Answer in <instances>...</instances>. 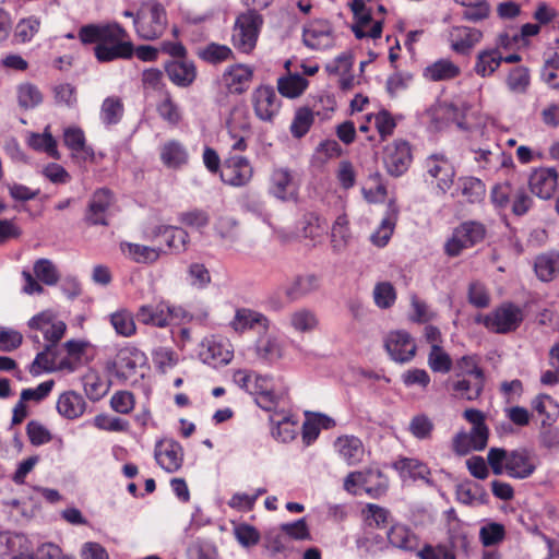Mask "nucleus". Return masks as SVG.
Listing matches in <instances>:
<instances>
[{
  "label": "nucleus",
  "mask_w": 559,
  "mask_h": 559,
  "mask_svg": "<svg viewBox=\"0 0 559 559\" xmlns=\"http://www.w3.org/2000/svg\"><path fill=\"white\" fill-rule=\"evenodd\" d=\"M503 56L498 48L480 50L476 56L474 71L481 78L492 75L500 67Z\"/></svg>",
  "instance_id": "ea45409f"
},
{
  "label": "nucleus",
  "mask_w": 559,
  "mask_h": 559,
  "mask_svg": "<svg viewBox=\"0 0 559 559\" xmlns=\"http://www.w3.org/2000/svg\"><path fill=\"white\" fill-rule=\"evenodd\" d=\"M411 146L406 141H394L384 151V166L391 176H402L412 163Z\"/></svg>",
  "instance_id": "2eb2a0df"
},
{
  "label": "nucleus",
  "mask_w": 559,
  "mask_h": 559,
  "mask_svg": "<svg viewBox=\"0 0 559 559\" xmlns=\"http://www.w3.org/2000/svg\"><path fill=\"white\" fill-rule=\"evenodd\" d=\"M146 364V356L140 349L127 346L118 350L114 361L112 369L118 378L124 380L138 373L140 368Z\"/></svg>",
  "instance_id": "4468645a"
},
{
  "label": "nucleus",
  "mask_w": 559,
  "mask_h": 559,
  "mask_svg": "<svg viewBox=\"0 0 559 559\" xmlns=\"http://www.w3.org/2000/svg\"><path fill=\"white\" fill-rule=\"evenodd\" d=\"M428 366L433 372L448 373L452 369V359L439 344H433L428 354Z\"/></svg>",
  "instance_id": "e2e57ef3"
},
{
  "label": "nucleus",
  "mask_w": 559,
  "mask_h": 559,
  "mask_svg": "<svg viewBox=\"0 0 559 559\" xmlns=\"http://www.w3.org/2000/svg\"><path fill=\"white\" fill-rule=\"evenodd\" d=\"M308 80L295 73L282 76L277 80V90L284 97L296 98L308 87Z\"/></svg>",
  "instance_id": "3c124183"
},
{
  "label": "nucleus",
  "mask_w": 559,
  "mask_h": 559,
  "mask_svg": "<svg viewBox=\"0 0 559 559\" xmlns=\"http://www.w3.org/2000/svg\"><path fill=\"white\" fill-rule=\"evenodd\" d=\"M58 352V346L45 344L44 349L36 355L34 361L31 364L29 372L33 376H38L44 371H59Z\"/></svg>",
  "instance_id": "37998d69"
},
{
  "label": "nucleus",
  "mask_w": 559,
  "mask_h": 559,
  "mask_svg": "<svg viewBox=\"0 0 559 559\" xmlns=\"http://www.w3.org/2000/svg\"><path fill=\"white\" fill-rule=\"evenodd\" d=\"M528 187L533 194L543 200L551 199L558 188V174L555 168H537L528 178Z\"/></svg>",
  "instance_id": "f3484780"
},
{
  "label": "nucleus",
  "mask_w": 559,
  "mask_h": 559,
  "mask_svg": "<svg viewBox=\"0 0 559 559\" xmlns=\"http://www.w3.org/2000/svg\"><path fill=\"white\" fill-rule=\"evenodd\" d=\"M169 304L160 301L155 305H142L135 314L136 320L145 325L168 326Z\"/></svg>",
  "instance_id": "bb28decb"
},
{
  "label": "nucleus",
  "mask_w": 559,
  "mask_h": 559,
  "mask_svg": "<svg viewBox=\"0 0 559 559\" xmlns=\"http://www.w3.org/2000/svg\"><path fill=\"white\" fill-rule=\"evenodd\" d=\"M155 460L164 471L175 473L183 462L182 448L174 440H162L155 447Z\"/></svg>",
  "instance_id": "a211bd4d"
},
{
  "label": "nucleus",
  "mask_w": 559,
  "mask_h": 559,
  "mask_svg": "<svg viewBox=\"0 0 559 559\" xmlns=\"http://www.w3.org/2000/svg\"><path fill=\"white\" fill-rule=\"evenodd\" d=\"M486 227L477 221H466L454 228L451 238L444 245L449 257H457L464 249L474 247L484 240Z\"/></svg>",
  "instance_id": "39448f33"
},
{
  "label": "nucleus",
  "mask_w": 559,
  "mask_h": 559,
  "mask_svg": "<svg viewBox=\"0 0 559 559\" xmlns=\"http://www.w3.org/2000/svg\"><path fill=\"white\" fill-rule=\"evenodd\" d=\"M33 270L36 278L48 286L56 285L60 278L57 266L49 259L36 260Z\"/></svg>",
  "instance_id": "052dcab7"
},
{
  "label": "nucleus",
  "mask_w": 559,
  "mask_h": 559,
  "mask_svg": "<svg viewBox=\"0 0 559 559\" xmlns=\"http://www.w3.org/2000/svg\"><path fill=\"white\" fill-rule=\"evenodd\" d=\"M506 84L510 92L525 94L531 84L530 70L523 66L513 68L506 79Z\"/></svg>",
  "instance_id": "13d9d810"
},
{
  "label": "nucleus",
  "mask_w": 559,
  "mask_h": 559,
  "mask_svg": "<svg viewBox=\"0 0 559 559\" xmlns=\"http://www.w3.org/2000/svg\"><path fill=\"white\" fill-rule=\"evenodd\" d=\"M488 438L479 431H460L452 439V450L459 456H464L472 451H481L486 448Z\"/></svg>",
  "instance_id": "cd10ccee"
},
{
  "label": "nucleus",
  "mask_w": 559,
  "mask_h": 559,
  "mask_svg": "<svg viewBox=\"0 0 559 559\" xmlns=\"http://www.w3.org/2000/svg\"><path fill=\"white\" fill-rule=\"evenodd\" d=\"M160 159L168 168H180L188 163L189 154L179 141L171 140L162 146Z\"/></svg>",
  "instance_id": "c03bdc74"
},
{
  "label": "nucleus",
  "mask_w": 559,
  "mask_h": 559,
  "mask_svg": "<svg viewBox=\"0 0 559 559\" xmlns=\"http://www.w3.org/2000/svg\"><path fill=\"white\" fill-rule=\"evenodd\" d=\"M534 270L540 281H551L559 271V252L551 251L537 255L534 262Z\"/></svg>",
  "instance_id": "49530a36"
},
{
  "label": "nucleus",
  "mask_w": 559,
  "mask_h": 559,
  "mask_svg": "<svg viewBox=\"0 0 559 559\" xmlns=\"http://www.w3.org/2000/svg\"><path fill=\"white\" fill-rule=\"evenodd\" d=\"M293 177L288 169L277 168L271 175L270 192L280 200H286L292 195Z\"/></svg>",
  "instance_id": "603ef678"
},
{
  "label": "nucleus",
  "mask_w": 559,
  "mask_h": 559,
  "mask_svg": "<svg viewBox=\"0 0 559 559\" xmlns=\"http://www.w3.org/2000/svg\"><path fill=\"white\" fill-rule=\"evenodd\" d=\"M110 323L117 334L124 337L132 336L136 331L132 313L124 309L114 312L110 316Z\"/></svg>",
  "instance_id": "0e129e2a"
},
{
  "label": "nucleus",
  "mask_w": 559,
  "mask_h": 559,
  "mask_svg": "<svg viewBox=\"0 0 559 559\" xmlns=\"http://www.w3.org/2000/svg\"><path fill=\"white\" fill-rule=\"evenodd\" d=\"M40 24V19L34 15L22 19L15 26L14 36L21 43H28L38 33Z\"/></svg>",
  "instance_id": "774afa93"
},
{
  "label": "nucleus",
  "mask_w": 559,
  "mask_h": 559,
  "mask_svg": "<svg viewBox=\"0 0 559 559\" xmlns=\"http://www.w3.org/2000/svg\"><path fill=\"white\" fill-rule=\"evenodd\" d=\"M226 128L228 133H251L250 115L246 105L237 104L231 108L226 120Z\"/></svg>",
  "instance_id": "8fccbe9b"
},
{
  "label": "nucleus",
  "mask_w": 559,
  "mask_h": 559,
  "mask_svg": "<svg viewBox=\"0 0 559 559\" xmlns=\"http://www.w3.org/2000/svg\"><path fill=\"white\" fill-rule=\"evenodd\" d=\"M360 473L362 475L361 487L368 496L377 499L386 492L389 480L380 469L368 468Z\"/></svg>",
  "instance_id": "79ce46f5"
},
{
  "label": "nucleus",
  "mask_w": 559,
  "mask_h": 559,
  "mask_svg": "<svg viewBox=\"0 0 559 559\" xmlns=\"http://www.w3.org/2000/svg\"><path fill=\"white\" fill-rule=\"evenodd\" d=\"M338 455L348 464L355 465L361 462L365 453L362 442L355 436H342L334 442Z\"/></svg>",
  "instance_id": "473e14b6"
},
{
  "label": "nucleus",
  "mask_w": 559,
  "mask_h": 559,
  "mask_svg": "<svg viewBox=\"0 0 559 559\" xmlns=\"http://www.w3.org/2000/svg\"><path fill=\"white\" fill-rule=\"evenodd\" d=\"M393 467L402 477H409L414 480L423 479L427 484L430 483V468L426 463L414 457H401L394 462Z\"/></svg>",
  "instance_id": "a19ab883"
},
{
  "label": "nucleus",
  "mask_w": 559,
  "mask_h": 559,
  "mask_svg": "<svg viewBox=\"0 0 559 559\" xmlns=\"http://www.w3.org/2000/svg\"><path fill=\"white\" fill-rule=\"evenodd\" d=\"M84 392L92 402L100 401L110 390L111 382L103 378L97 371L88 370L82 377Z\"/></svg>",
  "instance_id": "e433bc0d"
},
{
  "label": "nucleus",
  "mask_w": 559,
  "mask_h": 559,
  "mask_svg": "<svg viewBox=\"0 0 559 559\" xmlns=\"http://www.w3.org/2000/svg\"><path fill=\"white\" fill-rule=\"evenodd\" d=\"M78 37L85 45L96 44L94 52L99 62L129 59L134 52L128 33L117 23L84 25Z\"/></svg>",
  "instance_id": "f257e3e1"
},
{
  "label": "nucleus",
  "mask_w": 559,
  "mask_h": 559,
  "mask_svg": "<svg viewBox=\"0 0 559 559\" xmlns=\"http://www.w3.org/2000/svg\"><path fill=\"white\" fill-rule=\"evenodd\" d=\"M124 107L122 100L117 96L105 98L100 107V120L107 126L118 123L123 116Z\"/></svg>",
  "instance_id": "4d7b16f0"
},
{
  "label": "nucleus",
  "mask_w": 559,
  "mask_h": 559,
  "mask_svg": "<svg viewBox=\"0 0 559 559\" xmlns=\"http://www.w3.org/2000/svg\"><path fill=\"white\" fill-rule=\"evenodd\" d=\"M250 394L254 396L259 407L269 412L275 409L287 395L285 390L275 391L271 377L259 373L254 378Z\"/></svg>",
  "instance_id": "ddd939ff"
},
{
  "label": "nucleus",
  "mask_w": 559,
  "mask_h": 559,
  "mask_svg": "<svg viewBox=\"0 0 559 559\" xmlns=\"http://www.w3.org/2000/svg\"><path fill=\"white\" fill-rule=\"evenodd\" d=\"M29 549V543L24 535L11 532L0 533V556L20 559Z\"/></svg>",
  "instance_id": "c9c22d12"
},
{
  "label": "nucleus",
  "mask_w": 559,
  "mask_h": 559,
  "mask_svg": "<svg viewBox=\"0 0 559 559\" xmlns=\"http://www.w3.org/2000/svg\"><path fill=\"white\" fill-rule=\"evenodd\" d=\"M353 67L352 55L344 52L336 57L332 62L328 63L325 69L331 74L342 73L340 79V87L344 91L350 90L354 86V76L348 72Z\"/></svg>",
  "instance_id": "a18cd8bd"
},
{
  "label": "nucleus",
  "mask_w": 559,
  "mask_h": 559,
  "mask_svg": "<svg viewBox=\"0 0 559 559\" xmlns=\"http://www.w3.org/2000/svg\"><path fill=\"white\" fill-rule=\"evenodd\" d=\"M423 75L431 82L451 81L461 75V68L449 58H440L428 64Z\"/></svg>",
  "instance_id": "c756f323"
},
{
  "label": "nucleus",
  "mask_w": 559,
  "mask_h": 559,
  "mask_svg": "<svg viewBox=\"0 0 559 559\" xmlns=\"http://www.w3.org/2000/svg\"><path fill=\"white\" fill-rule=\"evenodd\" d=\"M143 239L150 242H158L163 239L169 251L174 253L185 252L190 242V236L181 227L171 225H154L143 231Z\"/></svg>",
  "instance_id": "0eeeda50"
},
{
  "label": "nucleus",
  "mask_w": 559,
  "mask_h": 559,
  "mask_svg": "<svg viewBox=\"0 0 559 559\" xmlns=\"http://www.w3.org/2000/svg\"><path fill=\"white\" fill-rule=\"evenodd\" d=\"M124 255L135 263L153 264L162 254L166 253L159 246H144L132 242H122L120 245Z\"/></svg>",
  "instance_id": "7c9ffc66"
},
{
  "label": "nucleus",
  "mask_w": 559,
  "mask_h": 559,
  "mask_svg": "<svg viewBox=\"0 0 559 559\" xmlns=\"http://www.w3.org/2000/svg\"><path fill=\"white\" fill-rule=\"evenodd\" d=\"M88 343L81 340H69L63 344L67 356L59 359L58 370L72 373L83 365V356Z\"/></svg>",
  "instance_id": "c85d7f7f"
},
{
  "label": "nucleus",
  "mask_w": 559,
  "mask_h": 559,
  "mask_svg": "<svg viewBox=\"0 0 559 559\" xmlns=\"http://www.w3.org/2000/svg\"><path fill=\"white\" fill-rule=\"evenodd\" d=\"M63 143L71 151L73 158L81 162L92 160L94 151L86 145L85 135L82 129L70 127L63 132Z\"/></svg>",
  "instance_id": "5701e85b"
},
{
  "label": "nucleus",
  "mask_w": 559,
  "mask_h": 559,
  "mask_svg": "<svg viewBox=\"0 0 559 559\" xmlns=\"http://www.w3.org/2000/svg\"><path fill=\"white\" fill-rule=\"evenodd\" d=\"M457 189L466 202L471 204L480 203L486 195L485 183L475 177H463L459 179Z\"/></svg>",
  "instance_id": "de8ad7c7"
},
{
  "label": "nucleus",
  "mask_w": 559,
  "mask_h": 559,
  "mask_svg": "<svg viewBox=\"0 0 559 559\" xmlns=\"http://www.w3.org/2000/svg\"><path fill=\"white\" fill-rule=\"evenodd\" d=\"M476 321L495 333L506 334L520 326L523 321V312L519 306L506 302L490 313L479 316Z\"/></svg>",
  "instance_id": "423d86ee"
},
{
  "label": "nucleus",
  "mask_w": 559,
  "mask_h": 559,
  "mask_svg": "<svg viewBox=\"0 0 559 559\" xmlns=\"http://www.w3.org/2000/svg\"><path fill=\"white\" fill-rule=\"evenodd\" d=\"M483 389L484 379L473 378V380H468L463 378L452 382L454 396L467 401L477 400L480 396Z\"/></svg>",
  "instance_id": "5fc2aeb1"
},
{
  "label": "nucleus",
  "mask_w": 559,
  "mask_h": 559,
  "mask_svg": "<svg viewBox=\"0 0 559 559\" xmlns=\"http://www.w3.org/2000/svg\"><path fill=\"white\" fill-rule=\"evenodd\" d=\"M320 288V277L312 273L300 274L296 276L286 288L285 295L292 300L301 299Z\"/></svg>",
  "instance_id": "72a5a7b5"
},
{
  "label": "nucleus",
  "mask_w": 559,
  "mask_h": 559,
  "mask_svg": "<svg viewBox=\"0 0 559 559\" xmlns=\"http://www.w3.org/2000/svg\"><path fill=\"white\" fill-rule=\"evenodd\" d=\"M316 116L314 111L308 106L297 108L289 127L292 135L295 139L305 136L313 124Z\"/></svg>",
  "instance_id": "864d4df0"
},
{
  "label": "nucleus",
  "mask_w": 559,
  "mask_h": 559,
  "mask_svg": "<svg viewBox=\"0 0 559 559\" xmlns=\"http://www.w3.org/2000/svg\"><path fill=\"white\" fill-rule=\"evenodd\" d=\"M166 26L167 13L160 3L150 1L141 5L134 19V27L141 38L154 40L164 34Z\"/></svg>",
  "instance_id": "f03ea898"
},
{
  "label": "nucleus",
  "mask_w": 559,
  "mask_h": 559,
  "mask_svg": "<svg viewBox=\"0 0 559 559\" xmlns=\"http://www.w3.org/2000/svg\"><path fill=\"white\" fill-rule=\"evenodd\" d=\"M198 355L203 364L217 368L227 365L233 359L234 349L228 340L210 336L201 342Z\"/></svg>",
  "instance_id": "1a4fd4ad"
},
{
  "label": "nucleus",
  "mask_w": 559,
  "mask_h": 559,
  "mask_svg": "<svg viewBox=\"0 0 559 559\" xmlns=\"http://www.w3.org/2000/svg\"><path fill=\"white\" fill-rule=\"evenodd\" d=\"M384 348L391 359L400 364L411 361L417 350L415 340L404 330L389 332L384 338Z\"/></svg>",
  "instance_id": "f8f14e48"
},
{
  "label": "nucleus",
  "mask_w": 559,
  "mask_h": 559,
  "mask_svg": "<svg viewBox=\"0 0 559 559\" xmlns=\"http://www.w3.org/2000/svg\"><path fill=\"white\" fill-rule=\"evenodd\" d=\"M335 34L328 20H312L304 26L302 41L312 50H324L335 45Z\"/></svg>",
  "instance_id": "9b49d317"
},
{
  "label": "nucleus",
  "mask_w": 559,
  "mask_h": 559,
  "mask_svg": "<svg viewBox=\"0 0 559 559\" xmlns=\"http://www.w3.org/2000/svg\"><path fill=\"white\" fill-rule=\"evenodd\" d=\"M257 357L267 364H274L284 356V343L275 335L260 336L255 343Z\"/></svg>",
  "instance_id": "2f4dec72"
},
{
  "label": "nucleus",
  "mask_w": 559,
  "mask_h": 559,
  "mask_svg": "<svg viewBox=\"0 0 559 559\" xmlns=\"http://www.w3.org/2000/svg\"><path fill=\"white\" fill-rule=\"evenodd\" d=\"M331 247L333 252H343L352 241L349 219L345 214L338 215L331 227Z\"/></svg>",
  "instance_id": "4c0bfd02"
},
{
  "label": "nucleus",
  "mask_w": 559,
  "mask_h": 559,
  "mask_svg": "<svg viewBox=\"0 0 559 559\" xmlns=\"http://www.w3.org/2000/svg\"><path fill=\"white\" fill-rule=\"evenodd\" d=\"M28 145L36 151L47 153L52 158H59L57 142L49 132V127H46L43 133H32L28 138Z\"/></svg>",
  "instance_id": "bf43d9fd"
},
{
  "label": "nucleus",
  "mask_w": 559,
  "mask_h": 559,
  "mask_svg": "<svg viewBox=\"0 0 559 559\" xmlns=\"http://www.w3.org/2000/svg\"><path fill=\"white\" fill-rule=\"evenodd\" d=\"M16 99L22 109L29 110L43 103L44 95L37 85L24 82L16 86Z\"/></svg>",
  "instance_id": "09e8293b"
},
{
  "label": "nucleus",
  "mask_w": 559,
  "mask_h": 559,
  "mask_svg": "<svg viewBox=\"0 0 559 559\" xmlns=\"http://www.w3.org/2000/svg\"><path fill=\"white\" fill-rule=\"evenodd\" d=\"M27 325L32 331L28 337L37 345H40L38 332L43 334L46 344H52V346H58V343L67 332L66 322L59 319L51 310H45L35 314L28 320Z\"/></svg>",
  "instance_id": "7ed1b4c3"
},
{
  "label": "nucleus",
  "mask_w": 559,
  "mask_h": 559,
  "mask_svg": "<svg viewBox=\"0 0 559 559\" xmlns=\"http://www.w3.org/2000/svg\"><path fill=\"white\" fill-rule=\"evenodd\" d=\"M426 169L436 180L437 188L445 193L453 185L455 169L450 160L441 154H433L426 159Z\"/></svg>",
  "instance_id": "dca6fc26"
},
{
  "label": "nucleus",
  "mask_w": 559,
  "mask_h": 559,
  "mask_svg": "<svg viewBox=\"0 0 559 559\" xmlns=\"http://www.w3.org/2000/svg\"><path fill=\"white\" fill-rule=\"evenodd\" d=\"M250 103L255 117L263 122H272L281 109V100L270 85L255 87L250 95Z\"/></svg>",
  "instance_id": "6e6552de"
},
{
  "label": "nucleus",
  "mask_w": 559,
  "mask_h": 559,
  "mask_svg": "<svg viewBox=\"0 0 559 559\" xmlns=\"http://www.w3.org/2000/svg\"><path fill=\"white\" fill-rule=\"evenodd\" d=\"M262 23V16L257 12L248 11L240 14L231 36L235 48L245 53L251 52L257 45Z\"/></svg>",
  "instance_id": "20e7f679"
},
{
  "label": "nucleus",
  "mask_w": 559,
  "mask_h": 559,
  "mask_svg": "<svg viewBox=\"0 0 559 559\" xmlns=\"http://www.w3.org/2000/svg\"><path fill=\"white\" fill-rule=\"evenodd\" d=\"M536 469V464L525 450H513L509 453V460L504 472L512 478L525 479Z\"/></svg>",
  "instance_id": "b1692460"
},
{
  "label": "nucleus",
  "mask_w": 559,
  "mask_h": 559,
  "mask_svg": "<svg viewBox=\"0 0 559 559\" xmlns=\"http://www.w3.org/2000/svg\"><path fill=\"white\" fill-rule=\"evenodd\" d=\"M399 210L394 202L388 205V212L379 227L370 236V241L378 248H383L390 241L397 221Z\"/></svg>",
  "instance_id": "f704fd0d"
},
{
  "label": "nucleus",
  "mask_w": 559,
  "mask_h": 559,
  "mask_svg": "<svg viewBox=\"0 0 559 559\" xmlns=\"http://www.w3.org/2000/svg\"><path fill=\"white\" fill-rule=\"evenodd\" d=\"M289 324L296 332L308 333L318 326L319 320L314 311L300 308L290 313Z\"/></svg>",
  "instance_id": "6e6d98bb"
},
{
  "label": "nucleus",
  "mask_w": 559,
  "mask_h": 559,
  "mask_svg": "<svg viewBox=\"0 0 559 559\" xmlns=\"http://www.w3.org/2000/svg\"><path fill=\"white\" fill-rule=\"evenodd\" d=\"M483 38V33L473 27L455 26L450 31V46L453 51L466 55Z\"/></svg>",
  "instance_id": "412c9836"
},
{
  "label": "nucleus",
  "mask_w": 559,
  "mask_h": 559,
  "mask_svg": "<svg viewBox=\"0 0 559 559\" xmlns=\"http://www.w3.org/2000/svg\"><path fill=\"white\" fill-rule=\"evenodd\" d=\"M533 199L524 186H514L510 207L516 216L525 215L533 206Z\"/></svg>",
  "instance_id": "69168bd1"
},
{
  "label": "nucleus",
  "mask_w": 559,
  "mask_h": 559,
  "mask_svg": "<svg viewBox=\"0 0 559 559\" xmlns=\"http://www.w3.org/2000/svg\"><path fill=\"white\" fill-rule=\"evenodd\" d=\"M112 202L114 197L110 190L105 188L96 190L88 203L86 221L92 225H108L107 215Z\"/></svg>",
  "instance_id": "6ab92c4d"
},
{
  "label": "nucleus",
  "mask_w": 559,
  "mask_h": 559,
  "mask_svg": "<svg viewBox=\"0 0 559 559\" xmlns=\"http://www.w3.org/2000/svg\"><path fill=\"white\" fill-rule=\"evenodd\" d=\"M253 177V167L249 159L242 155H230L222 166L221 179L230 187H245Z\"/></svg>",
  "instance_id": "9d476101"
},
{
  "label": "nucleus",
  "mask_w": 559,
  "mask_h": 559,
  "mask_svg": "<svg viewBox=\"0 0 559 559\" xmlns=\"http://www.w3.org/2000/svg\"><path fill=\"white\" fill-rule=\"evenodd\" d=\"M156 109L159 117L170 126H177L182 119L181 110L168 91H165L164 98Z\"/></svg>",
  "instance_id": "680f3d73"
},
{
  "label": "nucleus",
  "mask_w": 559,
  "mask_h": 559,
  "mask_svg": "<svg viewBox=\"0 0 559 559\" xmlns=\"http://www.w3.org/2000/svg\"><path fill=\"white\" fill-rule=\"evenodd\" d=\"M253 79V69L246 64H234L228 67L222 76L224 87L230 94H242Z\"/></svg>",
  "instance_id": "aec40b11"
},
{
  "label": "nucleus",
  "mask_w": 559,
  "mask_h": 559,
  "mask_svg": "<svg viewBox=\"0 0 559 559\" xmlns=\"http://www.w3.org/2000/svg\"><path fill=\"white\" fill-rule=\"evenodd\" d=\"M269 324L270 321L264 314L247 308L238 309L231 321V326L237 332L253 329L255 325L266 331Z\"/></svg>",
  "instance_id": "58836bf2"
},
{
  "label": "nucleus",
  "mask_w": 559,
  "mask_h": 559,
  "mask_svg": "<svg viewBox=\"0 0 559 559\" xmlns=\"http://www.w3.org/2000/svg\"><path fill=\"white\" fill-rule=\"evenodd\" d=\"M86 405L82 394L69 390L59 395L56 407L62 417L72 420L80 418L85 413Z\"/></svg>",
  "instance_id": "393cba45"
},
{
  "label": "nucleus",
  "mask_w": 559,
  "mask_h": 559,
  "mask_svg": "<svg viewBox=\"0 0 559 559\" xmlns=\"http://www.w3.org/2000/svg\"><path fill=\"white\" fill-rule=\"evenodd\" d=\"M152 359L156 368L163 373L174 368L179 361L178 354L166 346L155 348L152 353Z\"/></svg>",
  "instance_id": "338daca9"
},
{
  "label": "nucleus",
  "mask_w": 559,
  "mask_h": 559,
  "mask_svg": "<svg viewBox=\"0 0 559 559\" xmlns=\"http://www.w3.org/2000/svg\"><path fill=\"white\" fill-rule=\"evenodd\" d=\"M388 542L394 548L414 552L419 548V537L405 524H393L386 533Z\"/></svg>",
  "instance_id": "4be33fe9"
},
{
  "label": "nucleus",
  "mask_w": 559,
  "mask_h": 559,
  "mask_svg": "<svg viewBox=\"0 0 559 559\" xmlns=\"http://www.w3.org/2000/svg\"><path fill=\"white\" fill-rule=\"evenodd\" d=\"M169 80L179 87L190 86L197 78V68L186 59L170 61L165 66Z\"/></svg>",
  "instance_id": "a878e982"
}]
</instances>
